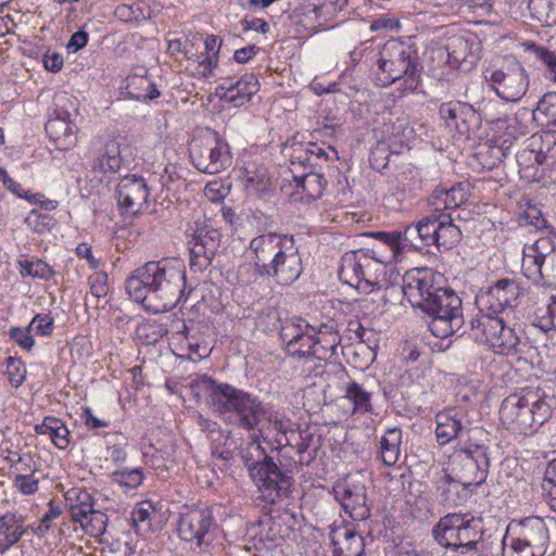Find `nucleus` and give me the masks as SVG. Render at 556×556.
<instances>
[{"instance_id":"f257e3e1","label":"nucleus","mask_w":556,"mask_h":556,"mask_svg":"<svg viewBox=\"0 0 556 556\" xmlns=\"http://www.w3.org/2000/svg\"><path fill=\"white\" fill-rule=\"evenodd\" d=\"M129 296L147 312L160 314L173 309L186 294V269L178 260L147 262L127 278Z\"/></svg>"},{"instance_id":"f03ea898","label":"nucleus","mask_w":556,"mask_h":556,"mask_svg":"<svg viewBox=\"0 0 556 556\" xmlns=\"http://www.w3.org/2000/svg\"><path fill=\"white\" fill-rule=\"evenodd\" d=\"M435 276L428 269L408 273L403 292L413 307L431 319L429 330L438 338H447L464 327L460 298L451 289L435 285Z\"/></svg>"},{"instance_id":"7ed1b4c3","label":"nucleus","mask_w":556,"mask_h":556,"mask_svg":"<svg viewBox=\"0 0 556 556\" xmlns=\"http://www.w3.org/2000/svg\"><path fill=\"white\" fill-rule=\"evenodd\" d=\"M197 386L207 393V404L213 412L238 428L258 430L267 418L268 410L264 403L249 392L229 383H218L206 375L198 380Z\"/></svg>"},{"instance_id":"20e7f679","label":"nucleus","mask_w":556,"mask_h":556,"mask_svg":"<svg viewBox=\"0 0 556 556\" xmlns=\"http://www.w3.org/2000/svg\"><path fill=\"white\" fill-rule=\"evenodd\" d=\"M367 56L375 62L378 71L375 84L387 87L402 81L404 91H415L420 83L422 65L416 47L409 41L392 38L387 40L378 51H369Z\"/></svg>"},{"instance_id":"39448f33","label":"nucleus","mask_w":556,"mask_h":556,"mask_svg":"<svg viewBox=\"0 0 556 556\" xmlns=\"http://www.w3.org/2000/svg\"><path fill=\"white\" fill-rule=\"evenodd\" d=\"M241 459L249 476L261 496L275 504L289 497L293 485V470L278 466L271 456L266 454L260 441L252 440L240 452Z\"/></svg>"},{"instance_id":"423d86ee","label":"nucleus","mask_w":556,"mask_h":556,"mask_svg":"<svg viewBox=\"0 0 556 556\" xmlns=\"http://www.w3.org/2000/svg\"><path fill=\"white\" fill-rule=\"evenodd\" d=\"M555 404V397L547 395L544 390L527 388L502 402L500 417L508 429L531 434L551 417Z\"/></svg>"},{"instance_id":"0eeeda50","label":"nucleus","mask_w":556,"mask_h":556,"mask_svg":"<svg viewBox=\"0 0 556 556\" xmlns=\"http://www.w3.org/2000/svg\"><path fill=\"white\" fill-rule=\"evenodd\" d=\"M553 519L529 516L513 519L503 539L515 556H544L549 545V525Z\"/></svg>"},{"instance_id":"6e6552de","label":"nucleus","mask_w":556,"mask_h":556,"mask_svg":"<svg viewBox=\"0 0 556 556\" xmlns=\"http://www.w3.org/2000/svg\"><path fill=\"white\" fill-rule=\"evenodd\" d=\"M265 317L271 321L273 327L276 323H281L279 336L283 343L286 353L292 358H308L315 357L316 341L314 336L316 333V326L311 325L301 317H293L281 321L278 312L274 308L265 313Z\"/></svg>"},{"instance_id":"1a4fd4ad","label":"nucleus","mask_w":556,"mask_h":556,"mask_svg":"<svg viewBox=\"0 0 556 556\" xmlns=\"http://www.w3.org/2000/svg\"><path fill=\"white\" fill-rule=\"evenodd\" d=\"M193 166L201 173L215 175L232 165V153L228 142L218 132L194 138L189 148Z\"/></svg>"},{"instance_id":"9d476101","label":"nucleus","mask_w":556,"mask_h":556,"mask_svg":"<svg viewBox=\"0 0 556 556\" xmlns=\"http://www.w3.org/2000/svg\"><path fill=\"white\" fill-rule=\"evenodd\" d=\"M217 522L213 509L206 505L184 506L177 520L178 536L198 547L210 545Z\"/></svg>"},{"instance_id":"9b49d317","label":"nucleus","mask_w":556,"mask_h":556,"mask_svg":"<svg viewBox=\"0 0 556 556\" xmlns=\"http://www.w3.org/2000/svg\"><path fill=\"white\" fill-rule=\"evenodd\" d=\"M486 80L495 94L507 102L520 101L529 88V75L516 60L493 70Z\"/></svg>"},{"instance_id":"f8f14e48","label":"nucleus","mask_w":556,"mask_h":556,"mask_svg":"<svg viewBox=\"0 0 556 556\" xmlns=\"http://www.w3.org/2000/svg\"><path fill=\"white\" fill-rule=\"evenodd\" d=\"M490 102H479L477 106L467 102L454 101L442 103L439 114L448 127H455L459 135L469 138L481 128L482 121L488 119L486 109Z\"/></svg>"},{"instance_id":"ddd939ff","label":"nucleus","mask_w":556,"mask_h":556,"mask_svg":"<svg viewBox=\"0 0 556 556\" xmlns=\"http://www.w3.org/2000/svg\"><path fill=\"white\" fill-rule=\"evenodd\" d=\"M189 240L190 269L203 271L211 266L222 242V235L206 220H195Z\"/></svg>"},{"instance_id":"4468645a","label":"nucleus","mask_w":556,"mask_h":556,"mask_svg":"<svg viewBox=\"0 0 556 556\" xmlns=\"http://www.w3.org/2000/svg\"><path fill=\"white\" fill-rule=\"evenodd\" d=\"M523 295V289L515 279L503 278L492 286L481 289L477 294L476 302L481 311L498 315L506 309L516 307Z\"/></svg>"},{"instance_id":"2eb2a0df","label":"nucleus","mask_w":556,"mask_h":556,"mask_svg":"<svg viewBox=\"0 0 556 556\" xmlns=\"http://www.w3.org/2000/svg\"><path fill=\"white\" fill-rule=\"evenodd\" d=\"M488 447L481 444L468 443L455 450L453 465L459 469V479L466 484L480 485L486 479L490 459Z\"/></svg>"},{"instance_id":"dca6fc26","label":"nucleus","mask_w":556,"mask_h":556,"mask_svg":"<svg viewBox=\"0 0 556 556\" xmlns=\"http://www.w3.org/2000/svg\"><path fill=\"white\" fill-rule=\"evenodd\" d=\"M303 273L302 258L295 247L293 236L280 247L276 258L267 265L262 278H273L278 285L290 286Z\"/></svg>"},{"instance_id":"f3484780","label":"nucleus","mask_w":556,"mask_h":556,"mask_svg":"<svg viewBox=\"0 0 556 556\" xmlns=\"http://www.w3.org/2000/svg\"><path fill=\"white\" fill-rule=\"evenodd\" d=\"M538 244L523 255L525 276L536 285L556 288V250L544 254L538 250Z\"/></svg>"},{"instance_id":"a211bd4d","label":"nucleus","mask_w":556,"mask_h":556,"mask_svg":"<svg viewBox=\"0 0 556 556\" xmlns=\"http://www.w3.org/2000/svg\"><path fill=\"white\" fill-rule=\"evenodd\" d=\"M116 195L118 205L126 213L137 215L149 205L150 188L143 177L126 175L116 187Z\"/></svg>"},{"instance_id":"6ab92c4d","label":"nucleus","mask_w":556,"mask_h":556,"mask_svg":"<svg viewBox=\"0 0 556 556\" xmlns=\"http://www.w3.org/2000/svg\"><path fill=\"white\" fill-rule=\"evenodd\" d=\"M333 491L336 498L351 518L362 521L370 516V509L366 504V488L363 483L346 480L337 484Z\"/></svg>"},{"instance_id":"aec40b11","label":"nucleus","mask_w":556,"mask_h":556,"mask_svg":"<svg viewBox=\"0 0 556 556\" xmlns=\"http://www.w3.org/2000/svg\"><path fill=\"white\" fill-rule=\"evenodd\" d=\"M289 235L269 232L260 235L250 241L249 249L252 252V265L257 276L262 277L267 269L268 263L276 258V254L287 240Z\"/></svg>"},{"instance_id":"412c9836","label":"nucleus","mask_w":556,"mask_h":556,"mask_svg":"<svg viewBox=\"0 0 556 556\" xmlns=\"http://www.w3.org/2000/svg\"><path fill=\"white\" fill-rule=\"evenodd\" d=\"M438 208L435 212L424 216L416 224L404 229V244L415 251H429L438 243Z\"/></svg>"},{"instance_id":"4be33fe9","label":"nucleus","mask_w":556,"mask_h":556,"mask_svg":"<svg viewBox=\"0 0 556 556\" xmlns=\"http://www.w3.org/2000/svg\"><path fill=\"white\" fill-rule=\"evenodd\" d=\"M45 130L60 150H70L77 143V126L63 108L54 111V115L46 123Z\"/></svg>"},{"instance_id":"5701e85b","label":"nucleus","mask_w":556,"mask_h":556,"mask_svg":"<svg viewBox=\"0 0 556 556\" xmlns=\"http://www.w3.org/2000/svg\"><path fill=\"white\" fill-rule=\"evenodd\" d=\"M258 80L254 74H244L235 83L230 79L225 80L217 87V93L222 92V99L235 106H241L258 91Z\"/></svg>"},{"instance_id":"b1692460","label":"nucleus","mask_w":556,"mask_h":556,"mask_svg":"<svg viewBox=\"0 0 556 556\" xmlns=\"http://www.w3.org/2000/svg\"><path fill=\"white\" fill-rule=\"evenodd\" d=\"M458 534V541L454 551L459 552L463 556H488L485 554V545L482 540L483 531L479 521L467 519L465 517V525L462 526Z\"/></svg>"},{"instance_id":"393cba45","label":"nucleus","mask_w":556,"mask_h":556,"mask_svg":"<svg viewBox=\"0 0 556 556\" xmlns=\"http://www.w3.org/2000/svg\"><path fill=\"white\" fill-rule=\"evenodd\" d=\"M330 542L332 545L333 556H362L365 544L361 534L354 530L341 526L331 529Z\"/></svg>"},{"instance_id":"a878e982","label":"nucleus","mask_w":556,"mask_h":556,"mask_svg":"<svg viewBox=\"0 0 556 556\" xmlns=\"http://www.w3.org/2000/svg\"><path fill=\"white\" fill-rule=\"evenodd\" d=\"M123 162L121 143L111 139L93 152L89 166L93 173H116L121 169Z\"/></svg>"},{"instance_id":"bb28decb","label":"nucleus","mask_w":556,"mask_h":556,"mask_svg":"<svg viewBox=\"0 0 556 556\" xmlns=\"http://www.w3.org/2000/svg\"><path fill=\"white\" fill-rule=\"evenodd\" d=\"M293 180L294 191L291 193L293 201L306 199V202L309 203L320 199L327 186L326 178L314 170L301 176H293Z\"/></svg>"},{"instance_id":"cd10ccee","label":"nucleus","mask_w":556,"mask_h":556,"mask_svg":"<svg viewBox=\"0 0 556 556\" xmlns=\"http://www.w3.org/2000/svg\"><path fill=\"white\" fill-rule=\"evenodd\" d=\"M316 341L315 357L327 361L336 355L337 349L341 343V337L337 330V324L330 319L316 326L314 336Z\"/></svg>"},{"instance_id":"c85d7f7f","label":"nucleus","mask_w":556,"mask_h":556,"mask_svg":"<svg viewBox=\"0 0 556 556\" xmlns=\"http://www.w3.org/2000/svg\"><path fill=\"white\" fill-rule=\"evenodd\" d=\"M503 325L502 318L489 312L470 320V334L477 342L492 348L497 334L503 330Z\"/></svg>"},{"instance_id":"c756f323","label":"nucleus","mask_w":556,"mask_h":556,"mask_svg":"<svg viewBox=\"0 0 556 556\" xmlns=\"http://www.w3.org/2000/svg\"><path fill=\"white\" fill-rule=\"evenodd\" d=\"M465 414L463 409L452 407L435 416V434L438 442L443 445L455 439L464 428Z\"/></svg>"},{"instance_id":"7c9ffc66","label":"nucleus","mask_w":556,"mask_h":556,"mask_svg":"<svg viewBox=\"0 0 556 556\" xmlns=\"http://www.w3.org/2000/svg\"><path fill=\"white\" fill-rule=\"evenodd\" d=\"M463 525H465L464 515L447 514L432 528L433 539L440 546L454 549Z\"/></svg>"},{"instance_id":"2f4dec72","label":"nucleus","mask_w":556,"mask_h":556,"mask_svg":"<svg viewBox=\"0 0 556 556\" xmlns=\"http://www.w3.org/2000/svg\"><path fill=\"white\" fill-rule=\"evenodd\" d=\"M515 159L521 179L531 182L539 181L543 177L541 166L545 165V162L540 148L536 150V147H531L520 150L515 154Z\"/></svg>"},{"instance_id":"473e14b6","label":"nucleus","mask_w":556,"mask_h":556,"mask_svg":"<svg viewBox=\"0 0 556 556\" xmlns=\"http://www.w3.org/2000/svg\"><path fill=\"white\" fill-rule=\"evenodd\" d=\"M368 252L374 253V251L367 250L366 252L363 250L352 251L345 253L341 260V267L339 270L340 278L344 280V282L350 286H355L357 288H362V282L364 279V262L365 257H367Z\"/></svg>"},{"instance_id":"72a5a7b5","label":"nucleus","mask_w":556,"mask_h":556,"mask_svg":"<svg viewBox=\"0 0 556 556\" xmlns=\"http://www.w3.org/2000/svg\"><path fill=\"white\" fill-rule=\"evenodd\" d=\"M65 500L68 505L72 519L84 526L89 514L93 513L94 508L91 494L84 489L72 488L65 493Z\"/></svg>"},{"instance_id":"f704fd0d","label":"nucleus","mask_w":556,"mask_h":556,"mask_svg":"<svg viewBox=\"0 0 556 556\" xmlns=\"http://www.w3.org/2000/svg\"><path fill=\"white\" fill-rule=\"evenodd\" d=\"M473 41L464 36H452L447 39L445 51L447 62L452 67H460L463 63L472 65L477 58L472 52Z\"/></svg>"},{"instance_id":"c9c22d12","label":"nucleus","mask_w":556,"mask_h":556,"mask_svg":"<svg viewBox=\"0 0 556 556\" xmlns=\"http://www.w3.org/2000/svg\"><path fill=\"white\" fill-rule=\"evenodd\" d=\"M438 243L437 249L450 250L460 242L463 233L454 223V218L451 213H438Z\"/></svg>"},{"instance_id":"e433bc0d","label":"nucleus","mask_w":556,"mask_h":556,"mask_svg":"<svg viewBox=\"0 0 556 556\" xmlns=\"http://www.w3.org/2000/svg\"><path fill=\"white\" fill-rule=\"evenodd\" d=\"M24 533L23 520L16 514L7 513L0 516V545L5 552L16 544Z\"/></svg>"},{"instance_id":"4c0bfd02","label":"nucleus","mask_w":556,"mask_h":556,"mask_svg":"<svg viewBox=\"0 0 556 556\" xmlns=\"http://www.w3.org/2000/svg\"><path fill=\"white\" fill-rule=\"evenodd\" d=\"M37 434H47L53 444L60 448L65 450L70 444V431L64 422L55 417L47 416L41 424L35 426Z\"/></svg>"},{"instance_id":"58836bf2","label":"nucleus","mask_w":556,"mask_h":556,"mask_svg":"<svg viewBox=\"0 0 556 556\" xmlns=\"http://www.w3.org/2000/svg\"><path fill=\"white\" fill-rule=\"evenodd\" d=\"M363 269L364 279L362 288L365 292H370L375 288L381 289L387 282V267L383 262L378 261L375 256H370L369 253L365 257Z\"/></svg>"},{"instance_id":"ea45409f","label":"nucleus","mask_w":556,"mask_h":556,"mask_svg":"<svg viewBox=\"0 0 556 556\" xmlns=\"http://www.w3.org/2000/svg\"><path fill=\"white\" fill-rule=\"evenodd\" d=\"M507 141L504 140L501 144L496 142H485L478 148L475 154L477 161L483 169L491 170L509 154V147H505Z\"/></svg>"},{"instance_id":"a19ab883","label":"nucleus","mask_w":556,"mask_h":556,"mask_svg":"<svg viewBox=\"0 0 556 556\" xmlns=\"http://www.w3.org/2000/svg\"><path fill=\"white\" fill-rule=\"evenodd\" d=\"M527 342L517 334L515 329L503 325V330L497 334L492 348L497 354L517 355L523 352Z\"/></svg>"},{"instance_id":"79ce46f5","label":"nucleus","mask_w":556,"mask_h":556,"mask_svg":"<svg viewBox=\"0 0 556 556\" xmlns=\"http://www.w3.org/2000/svg\"><path fill=\"white\" fill-rule=\"evenodd\" d=\"M402 431L400 428L388 429L380 440V456L388 467L395 465L401 454Z\"/></svg>"},{"instance_id":"37998d69","label":"nucleus","mask_w":556,"mask_h":556,"mask_svg":"<svg viewBox=\"0 0 556 556\" xmlns=\"http://www.w3.org/2000/svg\"><path fill=\"white\" fill-rule=\"evenodd\" d=\"M371 396L372 393L356 381H351L345 387L344 399L353 404V413L355 414L371 412Z\"/></svg>"},{"instance_id":"c03bdc74","label":"nucleus","mask_w":556,"mask_h":556,"mask_svg":"<svg viewBox=\"0 0 556 556\" xmlns=\"http://www.w3.org/2000/svg\"><path fill=\"white\" fill-rule=\"evenodd\" d=\"M446 485L444 486L441 496L442 501L448 506H459L465 503L469 495V488L472 484H466L464 480H455L451 476L445 478Z\"/></svg>"},{"instance_id":"a18cd8bd","label":"nucleus","mask_w":556,"mask_h":556,"mask_svg":"<svg viewBox=\"0 0 556 556\" xmlns=\"http://www.w3.org/2000/svg\"><path fill=\"white\" fill-rule=\"evenodd\" d=\"M531 115L542 126H556V92L545 93L531 111Z\"/></svg>"},{"instance_id":"49530a36","label":"nucleus","mask_w":556,"mask_h":556,"mask_svg":"<svg viewBox=\"0 0 556 556\" xmlns=\"http://www.w3.org/2000/svg\"><path fill=\"white\" fill-rule=\"evenodd\" d=\"M445 210H454L467 202L469 197L468 184L458 182L450 189H439L434 191Z\"/></svg>"},{"instance_id":"de8ad7c7","label":"nucleus","mask_w":556,"mask_h":556,"mask_svg":"<svg viewBox=\"0 0 556 556\" xmlns=\"http://www.w3.org/2000/svg\"><path fill=\"white\" fill-rule=\"evenodd\" d=\"M528 8L543 26H556V0H530Z\"/></svg>"},{"instance_id":"09e8293b","label":"nucleus","mask_w":556,"mask_h":556,"mask_svg":"<svg viewBox=\"0 0 556 556\" xmlns=\"http://www.w3.org/2000/svg\"><path fill=\"white\" fill-rule=\"evenodd\" d=\"M18 265L23 277L29 276L33 278L49 280L55 274L52 267L40 258L18 261Z\"/></svg>"},{"instance_id":"8fccbe9b","label":"nucleus","mask_w":556,"mask_h":556,"mask_svg":"<svg viewBox=\"0 0 556 556\" xmlns=\"http://www.w3.org/2000/svg\"><path fill=\"white\" fill-rule=\"evenodd\" d=\"M542 491L551 509L556 511V458L551 460L545 468Z\"/></svg>"},{"instance_id":"3c124183","label":"nucleus","mask_w":556,"mask_h":556,"mask_svg":"<svg viewBox=\"0 0 556 556\" xmlns=\"http://www.w3.org/2000/svg\"><path fill=\"white\" fill-rule=\"evenodd\" d=\"M520 208H522L520 219L523 220L526 225L533 226L535 229L546 227V220L543 217L541 208L536 204H533L530 199L522 198Z\"/></svg>"},{"instance_id":"603ef678","label":"nucleus","mask_w":556,"mask_h":556,"mask_svg":"<svg viewBox=\"0 0 556 556\" xmlns=\"http://www.w3.org/2000/svg\"><path fill=\"white\" fill-rule=\"evenodd\" d=\"M523 46L526 50L532 51L534 53L536 59L545 65L549 78L556 81V53L549 51L543 46H538L532 41H526Z\"/></svg>"},{"instance_id":"864d4df0","label":"nucleus","mask_w":556,"mask_h":556,"mask_svg":"<svg viewBox=\"0 0 556 556\" xmlns=\"http://www.w3.org/2000/svg\"><path fill=\"white\" fill-rule=\"evenodd\" d=\"M540 147L544 162L547 167L556 164V135L546 134L545 136L531 138L530 147Z\"/></svg>"},{"instance_id":"5fc2aeb1","label":"nucleus","mask_w":556,"mask_h":556,"mask_svg":"<svg viewBox=\"0 0 556 556\" xmlns=\"http://www.w3.org/2000/svg\"><path fill=\"white\" fill-rule=\"evenodd\" d=\"M287 154L292 165L299 164L303 167L312 168L311 155L308 152V143L296 141L294 138L286 144Z\"/></svg>"},{"instance_id":"6e6d98bb","label":"nucleus","mask_w":556,"mask_h":556,"mask_svg":"<svg viewBox=\"0 0 556 556\" xmlns=\"http://www.w3.org/2000/svg\"><path fill=\"white\" fill-rule=\"evenodd\" d=\"M247 188L257 195H266L271 188V181L265 168L248 172Z\"/></svg>"},{"instance_id":"4d7b16f0","label":"nucleus","mask_w":556,"mask_h":556,"mask_svg":"<svg viewBox=\"0 0 556 556\" xmlns=\"http://www.w3.org/2000/svg\"><path fill=\"white\" fill-rule=\"evenodd\" d=\"M112 480L126 489H136L143 481L141 469H121L112 473Z\"/></svg>"},{"instance_id":"13d9d810","label":"nucleus","mask_w":556,"mask_h":556,"mask_svg":"<svg viewBox=\"0 0 556 556\" xmlns=\"http://www.w3.org/2000/svg\"><path fill=\"white\" fill-rule=\"evenodd\" d=\"M25 224L37 233H43L51 230L54 226V219L49 214H42L37 210H31L25 218Z\"/></svg>"},{"instance_id":"bf43d9fd","label":"nucleus","mask_w":556,"mask_h":556,"mask_svg":"<svg viewBox=\"0 0 556 556\" xmlns=\"http://www.w3.org/2000/svg\"><path fill=\"white\" fill-rule=\"evenodd\" d=\"M371 237L378 239L386 245H388L393 254H397L402 252L407 245L404 244V231H393V232H387V231H377V232H370Z\"/></svg>"},{"instance_id":"052dcab7","label":"nucleus","mask_w":556,"mask_h":556,"mask_svg":"<svg viewBox=\"0 0 556 556\" xmlns=\"http://www.w3.org/2000/svg\"><path fill=\"white\" fill-rule=\"evenodd\" d=\"M7 375L11 384L20 387L26 377V368L21 358L9 356L7 358Z\"/></svg>"},{"instance_id":"680f3d73","label":"nucleus","mask_w":556,"mask_h":556,"mask_svg":"<svg viewBox=\"0 0 556 556\" xmlns=\"http://www.w3.org/2000/svg\"><path fill=\"white\" fill-rule=\"evenodd\" d=\"M33 334L49 337L54 329V320L49 314H37L28 324Z\"/></svg>"},{"instance_id":"e2e57ef3","label":"nucleus","mask_w":556,"mask_h":556,"mask_svg":"<svg viewBox=\"0 0 556 556\" xmlns=\"http://www.w3.org/2000/svg\"><path fill=\"white\" fill-rule=\"evenodd\" d=\"M530 111L526 108L519 109L518 112L513 116L508 117L505 123L507 124V131L509 136H522L529 131V128L526 124L522 123V119L529 116Z\"/></svg>"},{"instance_id":"0e129e2a","label":"nucleus","mask_w":556,"mask_h":556,"mask_svg":"<svg viewBox=\"0 0 556 556\" xmlns=\"http://www.w3.org/2000/svg\"><path fill=\"white\" fill-rule=\"evenodd\" d=\"M301 443L298 444V453L300 466H308L316 457L317 446L312 447L313 435L311 433L301 434Z\"/></svg>"},{"instance_id":"69168bd1","label":"nucleus","mask_w":556,"mask_h":556,"mask_svg":"<svg viewBox=\"0 0 556 556\" xmlns=\"http://www.w3.org/2000/svg\"><path fill=\"white\" fill-rule=\"evenodd\" d=\"M9 337L12 341H14L21 349L29 352L34 344L35 339L34 334L29 330L28 326L25 328L22 327H12L9 330Z\"/></svg>"},{"instance_id":"338daca9","label":"nucleus","mask_w":556,"mask_h":556,"mask_svg":"<svg viewBox=\"0 0 556 556\" xmlns=\"http://www.w3.org/2000/svg\"><path fill=\"white\" fill-rule=\"evenodd\" d=\"M139 336L146 339V342L149 344L156 343L160 341L166 333L167 328L162 324H144L138 328Z\"/></svg>"},{"instance_id":"774afa93","label":"nucleus","mask_w":556,"mask_h":556,"mask_svg":"<svg viewBox=\"0 0 556 556\" xmlns=\"http://www.w3.org/2000/svg\"><path fill=\"white\" fill-rule=\"evenodd\" d=\"M39 480L30 475H16L13 480V486L24 495H33L38 491Z\"/></svg>"}]
</instances>
